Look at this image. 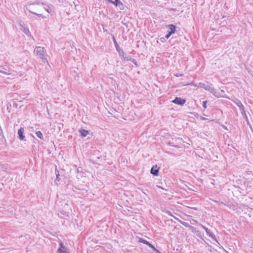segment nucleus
<instances>
[{"label": "nucleus", "instance_id": "obj_40", "mask_svg": "<svg viewBox=\"0 0 253 253\" xmlns=\"http://www.w3.org/2000/svg\"><path fill=\"white\" fill-rule=\"evenodd\" d=\"M175 76H176L177 77H181V76H182V74H176Z\"/></svg>", "mask_w": 253, "mask_h": 253}, {"label": "nucleus", "instance_id": "obj_22", "mask_svg": "<svg viewBox=\"0 0 253 253\" xmlns=\"http://www.w3.org/2000/svg\"><path fill=\"white\" fill-rule=\"evenodd\" d=\"M138 242L143 243L144 244L146 245H149L148 244L149 243V242L141 238H139Z\"/></svg>", "mask_w": 253, "mask_h": 253}, {"label": "nucleus", "instance_id": "obj_41", "mask_svg": "<svg viewBox=\"0 0 253 253\" xmlns=\"http://www.w3.org/2000/svg\"><path fill=\"white\" fill-rule=\"evenodd\" d=\"M103 30L104 32H107V30L106 29L104 28V27L103 28Z\"/></svg>", "mask_w": 253, "mask_h": 253}, {"label": "nucleus", "instance_id": "obj_45", "mask_svg": "<svg viewBox=\"0 0 253 253\" xmlns=\"http://www.w3.org/2000/svg\"><path fill=\"white\" fill-rule=\"evenodd\" d=\"M172 217H173L174 219H176V220H178V219H178V218H177L176 217L174 216L173 215V216H172Z\"/></svg>", "mask_w": 253, "mask_h": 253}, {"label": "nucleus", "instance_id": "obj_39", "mask_svg": "<svg viewBox=\"0 0 253 253\" xmlns=\"http://www.w3.org/2000/svg\"><path fill=\"white\" fill-rule=\"evenodd\" d=\"M198 85H199V83H196V84H193V86H194L195 87H198Z\"/></svg>", "mask_w": 253, "mask_h": 253}, {"label": "nucleus", "instance_id": "obj_3", "mask_svg": "<svg viewBox=\"0 0 253 253\" xmlns=\"http://www.w3.org/2000/svg\"><path fill=\"white\" fill-rule=\"evenodd\" d=\"M199 225L205 230L207 235H208L210 237H211L212 240H213L214 241H215L216 242L218 243V242L217 241V239L216 238V236L210 229H208L207 227L204 226L203 225H202L201 223H199Z\"/></svg>", "mask_w": 253, "mask_h": 253}, {"label": "nucleus", "instance_id": "obj_9", "mask_svg": "<svg viewBox=\"0 0 253 253\" xmlns=\"http://www.w3.org/2000/svg\"><path fill=\"white\" fill-rule=\"evenodd\" d=\"M211 90H210L209 91L212 93L215 97L217 98H219L222 97V96L220 94L219 92H217L216 90L213 87V85L210 88Z\"/></svg>", "mask_w": 253, "mask_h": 253}, {"label": "nucleus", "instance_id": "obj_37", "mask_svg": "<svg viewBox=\"0 0 253 253\" xmlns=\"http://www.w3.org/2000/svg\"><path fill=\"white\" fill-rule=\"evenodd\" d=\"M153 251H155L156 253H162L161 252H160L158 250H157L155 248Z\"/></svg>", "mask_w": 253, "mask_h": 253}, {"label": "nucleus", "instance_id": "obj_34", "mask_svg": "<svg viewBox=\"0 0 253 253\" xmlns=\"http://www.w3.org/2000/svg\"><path fill=\"white\" fill-rule=\"evenodd\" d=\"M166 213L167 214H168L170 216H173V214H172V213L170 211H166Z\"/></svg>", "mask_w": 253, "mask_h": 253}, {"label": "nucleus", "instance_id": "obj_47", "mask_svg": "<svg viewBox=\"0 0 253 253\" xmlns=\"http://www.w3.org/2000/svg\"><path fill=\"white\" fill-rule=\"evenodd\" d=\"M122 23L123 24V25H126V23L124 22L123 21H122Z\"/></svg>", "mask_w": 253, "mask_h": 253}, {"label": "nucleus", "instance_id": "obj_44", "mask_svg": "<svg viewBox=\"0 0 253 253\" xmlns=\"http://www.w3.org/2000/svg\"><path fill=\"white\" fill-rule=\"evenodd\" d=\"M159 188H161V189H162L163 190H165V191H167V189H165V188H163V187H160V186H159Z\"/></svg>", "mask_w": 253, "mask_h": 253}, {"label": "nucleus", "instance_id": "obj_24", "mask_svg": "<svg viewBox=\"0 0 253 253\" xmlns=\"http://www.w3.org/2000/svg\"><path fill=\"white\" fill-rule=\"evenodd\" d=\"M118 6H119L120 10H124L125 9V7H126L125 4H124L123 3V2L121 1L120 2V4H119Z\"/></svg>", "mask_w": 253, "mask_h": 253}, {"label": "nucleus", "instance_id": "obj_31", "mask_svg": "<svg viewBox=\"0 0 253 253\" xmlns=\"http://www.w3.org/2000/svg\"><path fill=\"white\" fill-rule=\"evenodd\" d=\"M208 101L206 100V101H204L203 102V107L204 108V109H206L207 108V103Z\"/></svg>", "mask_w": 253, "mask_h": 253}, {"label": "nucleus", "instance_id": "obj_15", "mask_svg": "<svg viewBox=\"0 0 253 253\" xmlns=\"http://www.w3.org/2000/svg\"><path fill=\"white\" fill-rule=\"evenodd\" d=\"M55 172L56 174V179L55 180V182H56L57 181L59 182L60 181L61 178H60V174L59 173V171L57 169V168L56 167L55 169Z\"/></svg>", "mask_w": 253, "mask_h": 253}, {"label": "nucleus", "instance_id": "obj_35", "mask_svg": "<svg viewBox=\"0 0 253 253\" xmlns=\"http://www.w3.org/2000/svg\"><path fill=\"white\" fill-rule=\"evenodd\" d=\"M167 145H169V146H173L174 145H173V143L170 142V141L168 142L167 143Z\"/></svg>", "mask_w": 253, "mask_h": 253}, {"label": "nucleus", "instance_id": "obj_46", "mask_svg": "<svg viewBox=\"0 0 253 253\" xmlns=\"http://www.w3.org/2000/svg\"><path fill=\"white\" fill-rule=\"evenodd\" d=\"M170 10L172 11H175L176 10V9L175 8H171Z\"/></svg>", "mask_w": 253, "mask_h": 253}, {"label": "nucleus", "instance_id": "obj_50", "mask_svg": "<svg viewBox=\"0 0 253 253\" xmlns=\"http://www.w3.org/2000/svg\"><path fill=\"white\" fill-rule=\"evenodd\" d=\"M100 158V157H97L98 159H99Z\"/></svg>", "mask_w": 253, "mask_h": 253}, {"label": "nucleus", "instance_id": "obj_16", "mask_svg": "<svg viewBox=\"0 0 253 253\" xmlns=\"http://www.w3.org/2000/svg\"><path fill=\"white\" fill-rule=\"evenodd\" d=\"M241 113L242 114V115L243 116V118L245 119V120L246 121L247 124H249V119H248V118L247 117V115L246 114V111H245V110L244 109L242 111H241Z\"/></svg>", "mask_w": 253, "mask_h": 253}, {"label": "nucleus", "instance_id": "obj_13", "mask_svg": "<svg viewBox=\"0 0 253 253\" xmlns=\"http://www.w3.org/2000/svg\"><path fill=\"white\" fill-rule=\"evenodd\" d=\"M168 28H169L170 31H169V34H171V35L175 33L176 31V26L173 24H169L167 26Z\"/></svg>", "mask_w": 253, "mask_h": 253}, {"label": "nucleus", "instance_id": "obj_17", "mask_svg": "<svg viewBox=\"0 0 253 253\" xmlns=\"http://www.w3.org/2000/svg\"><path fill=\"white\" fill-rule=\"evenodd\" d=\"M26 8L29 11V12H30L31 13H32L33 14L37 15L39 17H42V18H45V17L44 16H43V15H42V14H39V13H37L36 12H33V11H31L29 7V8L27 7Z\"/></svg>", "mask_w": 253, "mask_h": 253}, {"label": "nucleus", "instance_id": "obj_28", "mask_svg": "<svg viewBox=\"0 0 253 253\" xmlns=\"http://www.w3.org/2000/svg\"><path fill=\"white\" fill-rule=\"evenodd\" d=\"M59 246H60V247L58 249H61V250L65 249V247L62 242H60L59 243Z\"/></svg>", "mask_w": 253, "mask_h": 253}, {"label": "nucleus", "instance_id": "obj_33", "mask_svg": "<svg viewBox=\"0 0 253 253\" xmlns=\"http://www.w3.org/2000/svg\"><path fill=\"white\" fill-rule=\"evenodd\" d=\"M172 35L171 34H169V32L168 34H167L166 35V36H165V37L167 39H168Z\"/></svg>", "mask_w": 253, "mask_h": 253}, {"label": "nucleus", "instance_id": "obj_2", "mask_svg": "<svg viewBox=\"0 0 253 253\" xmlns=\"http://www.w3.org/2000/svg\"><path fill=\"white\" fill-rule=\"evenodd\" d=\"M113 40L114 45L116 47L117 51L118 52L119 55L122 57V60H124V57H125L126 56L125 55L124 50H123V49H121L120 48L119 45L118 44V42L116 41V39L114 36H113Z\"/></svg>", "mask_w": 253, "mask_h": 253}, {"label": "nucleus", "instance_id": "obj_43", "mask_svg": "<svg viewBox=\"0 0 253 253\" xmlns=\"http://www.w3.org/2000/svg\"><path fill=\"white\" fill-rule=\"evenodd\" d=\"M224 203L223 202H219V205H224Z\"/></svg>", "mask_w": 253, "mask_h": 253}, {"label": "nucleus", "instance_id": "obj_29", "mask_svg": "<svg viewBox=\"0 0 253 253\" xmlns=\"http://www.w3.org/2000/svg\"><path fill=\"white\" fill-rule=\"evenodd\" d=\"M195 234H196V235L199 238H200L201 239H202V235H201V232L200 231H196V233H195Z\"/></svg>", "mask_w": 253, "mask_h": 253}, {"label": "nucleus", "instance_id": "obj_6", "mask_svg": "<svg viewBox=\"0 0 253 253\" xmlns=\"http://www.w3.org/2000/svg\"><path fill=\"white\" fill-rule=\"evenodd\" d=\"M160 167L157 165L153 166L150 170V173L154 176H158L159 173Z\"/></svg>", "mask_w": 253, "mask_h": 253}, {"label": "nucleus", "instance_id": "obj_25", "mask_svg": "<svg viewBox=\"0 0 253 253\" xmlns=\"http://www.w3.org/2000/svg\"><path fill=\"white\" fill-rule=\"evenodd\" d=\"M189 229L191 231V232L192 233H196L197 230L195 227L190 225V227H189Z\"/></svg>", "mask_w": 253, "mask_h": 253}, {"label": "nucleus", "instance_id": "obj_1", "mask_svg": "<svg viewBox=\"0 0 253 253\" xmlns=\"http://www.w3.org/2000/svg\"><path fill=\"white\" fill-rule=\"evenodd\" d=\"M34 52L35 54H36L44 63L48 62L47 59L46 57V50L43 47L37 46L34 49Z\"/></svg>", "mask_w": 253, "mask_h": 253}, {"label": "nucleus", "instance_id": "obj_14", "mask_svg": "<svg viewBox=\"0 0 253 253\" xmlns=\"http://www.w3.org/2000/svg\"><path fill=\"white\" fill-rule=\"evenodd\" d=\"M131 61L135 66V67H138V65L137 64V61L134 59L132 58L130 56L128 57L127 56H126L124 57V61Z\"/></svg>", "mask_w": 253, "mask_h": 253}, {"label": "nucleus", "instance_id": "obj_38", "mask_svg": "<svg viewBox=\"0 0 253 253\" xmlns=\"http://www.w3.org/2000/svg\"><path fill=\"white\" fill-rule=\"evenodd\" d=\"M108 3H112L114 4V1L113 0H107Z\"/></svg>", "mask_w": 253, "mask_h": 253}, {"label": "nucleus", "instance_id": "obj_42", "mask_svg": "<svg viewBox=\"0 0 253 253\" xmlns=\"http://www.w3.org/2000/svg\"><path fill=\"white\" fill-rule=\"evenodd\" d=\"M206 119V118H204V117H202L201 118V120H205Z\"/></svg>", "mask_w": 253, "mask_h": 253}, {"label": "nucleus", "instance_id": "obj_32", "mask_svg": "<svg viewBox=\"0 0 253 253\" xmlns=\"http://www.w3.org/2000/svg\"><path fill=\"white\" fill-rule=\"evenodd\" d=\"M148 244L149 245H147V246L151 248L153 250L155 249V247L151 243L149 242Z\"/></svg>", "mask_w": 253, "mask_h": 253}, {"label": "nucleus", "instance_id": "obj_8", "mask_svg": "<svg viewBox=\"0 0 253 253\" xmlns=\"http://www.w3.org/2000/svg\"><path fill=\"white\" fill-rule=\"evenodd\" d=\"M211 86H212V84L211 83L210 84H205L200 82L199 83L198 88H202L209 91L210 90H211L210 88Z\"/></svg>", "mask_w": 253, "mask_h": 253}, {"label": "nucleus", "instance_id": "obj_36", "mask_svg": "<svg viewBox=\"0 0 253 253\" xmlns=\"http://www.w3.org/2000/svg\"><path fill=\"white\" fill-rule=\"evenodd\" d=\"M82 170V169L81 167H79L78 168H77V169L78 172H81Z\"/></svg>", "mask_w": 253, "mask_h": 253}, {"label": "nucleus", "instance_id": "obj_26", "mask_svg": "<svg viewBox=\"0 0 253 253\" xmlns=\"http://www.w3.org/2000/svg\"><path fill=\"white\" fill-rule=\"evenodd\" d=\"M41 2L39 1V0H36V1L31 3L29 4V5H40L41 4Z\"/></svg>", "mask_w": 253, "mask_h": 253}, {"label": "nucleus", "instance_id": "obj_48", "mask_svg": "<svg viewBox=\"0 0 253 253\" xmlns=\"http://www.w3.org/2000/svg\"><path fill=\"white\" fill-rule=\"evenodd\" d=\"M221 92H224L223 90H221Z\"/></svg>", "mask_w": 253, "mask_h": 253}, {"label": "nucleus", "instance_id": "obj_27", "mask_svg": "<svg viewBox=\"0 0 253 253\" xmlns=\"http://www.w3.org/2000/svg\"><path fill=\"white\" fill-rule=\"evenodd\" d=\"M120 2H121V1L120 0H115L114 1V5L116 7H117L118 5H119V4H120Z\"/></svg>", "mask_w": 253, "mask_h": 253}, {"label": "nucleus", "instance_id": "obj_49", "mask_svg": "<svg viewBox=\"0 0 253 253\" xmlns=\"http://www.w3.org/2000/svg\"><path fill=\"white\" fill-rule=\"evenodd\" d=\"M224 128L227 129L226 126H225V127H224Z\"/></svg>", "mask_w": 253, "mask_h": 253}, {"label": "nucleus", "instance_id": "obj_12", "mask_svg": "<svg viewBox=\"0 0 253 253\" xmlns=\"http://www.w3.org/2000/svg\"><path fill=\"white\" fill-rule=\"evenodd\" d=\"M79 132L80 134V136L83 138L86 136L88 133L89 131L87 130H86L84 128H81L79 130Z\"/></svg>", "mask_w": 253, "mask_h": 253}, {"label": "nucleus", "instance_id": "obj_19", "mask_svg": "<svg viewBox=\"0 0 253 253\" xmlns=\"http://www.w3.org/2000/svg\"><path fill=\"white\" fill-rule=\"evenodd\" d=\"M22 31L28 36H29L31 35V33L28 28L24 27L22 30Z\"/></svg>", "mask_w": 253, "mask_h": 253}, {"label": "nucleus", "instance_id": "obj_7", "mask_svg": "<svg viewBox=\"0 0 253 253\" xmlns=\"http://www.w3.org/2000/svg\"><path fill=\"white\" fill-rule=\"evenodd\" d=\"M18 138L21 141H25V136L24 135V129L23 127H20L18 130Z\"/></svg>", "mask_w": 253, "mask_h": 253}, {"label": "nucleus", "instance_id": "obj_20", "mask_svg": "<svg viewBox=\"0 0 253 253\" xmlns=\"http://www.w3.org/2000/svg\"><path fill=\"white\" fill-rule=\"evenodd\" d=\"M178 221L181 224L184 226L186 227L189 228L190 226V225L189 224V223L182 221L180 219H178Z\"/></svg>", "mask_w": 253, "mask_h": 253}, {"label": "nucleus", "instance_id": "obj_18", "mask_svg": "<svg viewBox=\"0 0 253 253\" xmlns=\"http://www.w3.org/2000/svg\"><path fill=\"white\" fill-rule=\"evenodd\" d=\"M36 134L38 137H39L41 140H44L43 136L42 133L41 131H38L36 132Z\"/></svg>", "mask_w": 253, "mask_h": 253}, {"label": "nucleus", "instance_id": "obj_4", "mask_svg": "<svg viewBox=\"0 0 253 253\" xmlns=\"http://www.w3.org/2000/svg\"><path fill=\"white\" fill-rule=\"evenodd\" d=\"M171 102L176 105L182 106L185 103L186 100L181 97H176L174 99L171 101Z\"/></svg>", "mask_w": 253, "mask_h": 253}, {"label": "nucleus", "instance_id": "obj_11", "mask_svg": "<svg viewBox=\"0 0 253 253\" xmlns=\"http://www.w3.org/2000/svg\"><path fill=\"white\" fill-rule=\"evenodd\" d=\"M41 4L43 6V8L48 13H50L52 12V8L53 5L51 4H46L44 2L41 3Z\"/></svg>", "mask_w": 253, "mask_h": 253}, {"label": "nucleus", "instance_id": "obj_21", "mask_svg": "<svg viewBox=\"0 0 253 253\" xmlns=\"http://www.w3.org/2000/svg\"><path fill=\"white\" fill-rule=\"evenodd\" d=\"M138 242L143 243L144 244L146 245H149L148 244L149 243V242L141 238H139Z\"/></svg>", "mask_w": 253, "mask_h": 253}, {"label": "nucleus", "instance_id": "obj_30", "mask_svg": "<svg viewBox=\"0 0 253 253\" xmlns=\"http://www.w3.org/2000/svg\"><path fill=\"white\" fill-rule=\"evenodd\" d=\"M166 38L164 37H162L160 39V41L162 42H166Z\"/></svg>", "mask_w": 253, "mask_h": 253}, {"label": "nucleus", "instance_id": "obj_23", "mask_svg": "<svg viewBox=\"0 0 253 253\" xmlns=\"http://www.w3.org/2000/svg\"><path fill=\"white\" fill-rule=\"evenodd\" d=\"M57 253H70L67 250H61V249H58Z\"/></svg>", "mask_w": 253, "mask_h": 253}, {"label": "nucleus", "instance_id": "obj_5", "mask_svg": "<svg viewBox=\"0 0 253 253\" xmlns=\"http://www.w3.org/2000/svg\"><path fill=\"white\" fill-rule=\"evenodd\" d=\"M224 205L229 208L233 211H236L238 209V206L237 203L232 202H226Z\"/></svg>", "mask_w": 253, "mask_h": 253}, {"label": "nucleus", "instance_id": "obj_10", "mask_svg": "<svg viewBox=\"0 0 253 253\" xmlns=\"http://www.w3.org/2000/svg\"><path fill=\"white\" fill-rule=\"evenodd\" d=\"M233 101L239 108L240 111L245 109L244 105H243L241 101L239 99L236 98Z\"/></svg>", "mask_w": 253, "mask_h": 253}]
</instances>
